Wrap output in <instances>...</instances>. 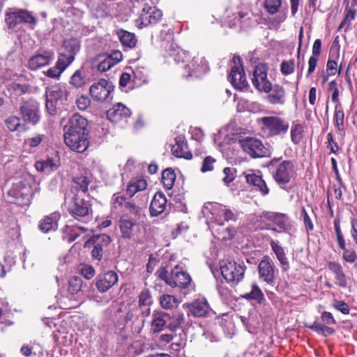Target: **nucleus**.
I'll list each match as a JSON object with an SVG mask.
<instances>
[{
    "mask_svg": "<svg viewBox=\"0 0 357 357\" xmlns=\"http://www.w3.org/2000/svg\"><path fill=\"white\" fill-rule=\"evenodd\" d=\"M271 174L274 181L280 185L288 184L296 176V166L289 160L279 162L278 158L271 161Z\"/></svg>",
    "mask_w": 357,
    "mask_h": 357,
    "instance_id": "f03ea898",
    "label": "nucleus"
},
{
    "mask_svg": "<svg viewBox=\"0 0 357 357\" xmlns=\"http://www.w3.org/2000/svg\"><path fill=\"white\" fill-rule=\"evenodd\" d=\"M232 61L233 65L231 67L228 79L235 88L243 89L248 86V83L246 80L241 59L240 56H234Z\"/></svg>",
    "mask_w": 357,
    "mask_h": 357,
    "instance_id": "6e6552de",
    "label": "nucleus"
},
{
    "mask_svg": "<svg viewBox=\"0 0 357 357\" xmlns=\"http://www.w3.org/2000/svg\"><path fill=\"white\" fill-rule=\"evenodd\" d=\"M252 82L254 86L261 92H264L271 85L267 78V67L266 65L261 63L255 67Z\"/></svg>",
    "mask_w": 357,
    "mask_h": 357,
    "instance_id": "a211bd4d",
    "label": "nucleus"
},
{
    "mask_svg": "<svg viewBox=\"0 0 357 357\" xmlns=\"http://www.w3.org/2000/svg\"><path fill=\"white\" fill-rule=\"evenodd\" d=\"M176 177V174L172 169L167 168L165 169L162 174V181L164 187L167 190L172 189L175 182Z\"/></svg>",
    "mask_w": 357,
    "mask_h": 357,
    "instance_id": "37998d69",
    "label": "nucleus"
},
{
    "mask_svg": "<svg viewBox=\"0 0 357 357\" xmlns=\"http://www.w3.org/2000/svg\"><path fill=\"white\" fill-rule=\"evenodd\" d=\"M216 162V160L211 156H206L203 162L201 167V172L204 173L206 172H211L213 169L214 163Z\"/></svg>",
    "mask_w": 357,
    "mask_h": 357,
    "instance_id": "052dcab7",
    "label": "nucleus"
},
{
    "mask_svg": "<svg viewBox=\"0 0 357 357\" xmlns=\"http://www.w3.org/2000/svg\"><path fill=\"white\" fill-rule=\"evenodd\" d=\"M119 228L121 237L124 239H132L136 234V224L131 220L121 218L119 220Z\"/></svg>",
    "mask_w": 357,
    "mask_h": 357,
    "instance_id": "72a5a7b5",
    "label": "nucleus"
},
{
    "mask_svg": "<svg viewBox=\"0 0 357 357\" xmlns=\"http://www.w3.org/2000/svg\"><path fill=\"white\" fill-rule=\"evenodd\" d=\"M73 183L76 185L75 187L78 190H81L83 192L88 191L89 185L90 180L84 176H75L73 178Z\"/></svg>",
    "mask_w": 357,
    "mask_h": 357,
    "instance_id": "de8ad7c7",
    "label": "nucleus"
},
{
    "mask_svg": "<svg viewBox=\"0 0 357 357\" xmlns=\"http://www.w3.org/2000/svg\"><path fill=\"white\" fill-rule=\"evenodd\" d=\"M69 213L77 220L86 218L92 211L91 204L83 199L75 198L68 206Z\"/></svg>",
    "mask_w": 357,
    "mask_h": 357,
    "instance_id": "f3484780",
    "label": "nucleus"
},
{
    "mask_svg": "<svg viewBox=\"0 0 357 357\" xmlns=\"http://www.w3.org/2000/svg\"><path fill=\"white\" fill-rule=\"evenodd\" d=\"M157 274L161 280L172 287L185 289L192 286L190 275L178 265L172 268L170 271H168L166 268L162 267L157 271Z\"/></svg>",
    "mask_w": 357,
    "mask_h": 357,
    "instance_id": "f257e3e1",
    "label": "nucleus"
},
{
    "mask_svg": "<svg viewBox=\"0 0 357 357\" xmlns=\"http://www.w3.org/2000/svg\"><path fill=\"white\" fill-rule=\"evenodd\" d=\"M5 22L9 29H15L20 24H26L33 28L37 19L32 12L26 9L14 8L6 12Z\"/></svg>",
    "mask_w": 357,
    "mask_h": 357,
    "instance_id": "7ed1b4c3",
    "label": "nucleus"
},
{
    "mask_svg": "<svg viewBox=\"0 0 357 357\" xmlns=\"http://www.w3.org/2000/svg\"><path fill=\"white\" fill-rule=\"evenodd\" d=\"M68 91L64 86L54 84L48 86L45 89L46 104L45 107L50 114H54L56 110L58 101L66 98Z\"/></svg>",
    "mask_w": 357,
    "mask_h": 357,
    "instance_id": "423d86ee",
    "label": "nucleus"
},
{
    "mask_svg": "<svg viewBox=\"0 0 357 357\" xmlns=\"http://www.w3.org/2000/svg\"><path fill=\"white\" fill-rule=\"evenodd\" d=\"M63 137L66 146L77 153L84 152L89 146V133H64Z\"/></svg>",
    "mask_w": 357,
    "mask_h": 357,
    "instance_id": "9d476101",
    "label": "nucleus"
},
{
    "mask_svg": "<svg viewBox=\"0 0 357 357\" xmlns=\"http://www.w3.org/2000/svg\"><path fill=\"white\" fill-rule=\"evenodd\" d=\"M246 266L235 261H222L220 271L222 277L231 285H236L244 278Z\"/></svg>",
    "mask_w": 357,
    "mask_h": 357,
    "instance_id": "39448f33",
    "label": "nucleus"
},
{
    "mask_svg": "<svg viewBox=\"0 0 357 357\" xmlns=\"http://www.w3.org/2000/svg\"><path fill=\"white\" fill-rule=\"evenodd\" d=\"M303 126L299 123L293 122L291 128V139L294 144L301 142L303 137Z\"/></svg>",
    "mask_w": 357,
    "mask_h": 357,
    "instance_id": "79ce46f5",
    "label": "nucleus"
},
{
    "mask_svg": "<svg viewBox=\"0 0 357 357\" xmlns=\"http://www.w3.org/2000/svg\"><path fill=\"white\" fill-rule=\"evenodd\" d=\"M63 71L55 63L54 66L44 71V74L48 77L59 79Z\"/></svg>",
    "mask_w": 357,
    "mask_h": 357,
    "instance_id": "e2e57ef3",
    "label": "nucleus"
},
{
    "mask_svg": "<svg viewBox=\"0 0 357 357\" xmlns=\"http://www.w3.org/2000/svg\"><path fill=\"white\" fill-rule=\"evenodd\" d=\"M245 176L246 182L255 187V189L259 191L262 196H266L269 193V189L261 176L252 172L246 174Z\"/></svg>",
    "mask_w": 357,
    "mask_h": 357,
    "instance_id": "7c9ffc66",
    "label": "nucleus"
},
{
    "mask_svg": "<svg viewBox=\"0 0 357 357\" xmlns=\"http://www.w3.org/2000/svg\"><path fill=\"white\" fill-rule=\"evenodd\" d=\"M118 281V274L114 271H108L98 274L96 277L93 283L100 293H105L116 285Z\"/></svg>",
    "mask_w": 357,
    "mask_h": 357,
    "instance_id": "2eb2a0df",
    "label": "nucleus"
},
{
    "mask_svg": "<svg viewBox=\"0 0 357 357\" xmlns=\"http://www.w3.org/2000/svg\"><path fill=\"white\" fill-rule=\"evenodd\" d=\"M130 114V110L121 103L114 105L107 112V119L114 123L126 121Z\"/></svg>",
    "mask_w": 357,
    "mask_h": 357,
    "instance_id": "bb28decb",
    "label": "nucleus"
},
{
    "mask_svg": "<svg viewBox=\"0 0 357 357\" xmlns=\"http://www.w3.org/2000/svg\"><path fill=\"white\" fill-rule=\"evenodd\" d=\"M260 121L261 130L268 137L284 135L289 128L287 121L278 116H264Z\"/></svg>",
    "mask_w": 357,
    "mask_h": 357,
    "instance_id": "20e7f679",
    "label": "nucleus"
},
{
    "mask_svg": "<svg viewBox=\"0 0 357 357\" xmlns=\"http://www.w3.org/2000/svg\"><path fill=\"white\" fill-rule=\"evenodd\" d=\"M333 120L337 131L342 132L344 130V113L341 103H337L335 106Z\"/></svg>",
    "mask_w": 357,
    "mask_h": 357,
    "instance_id": "a19ab883",
    "label": "nucleus"
},
{
    "mask_svg": "<svg viewBox=\"0 0 357 357\" xmlns=\"http://www.w3.org/2000/svg\"><path fill=\"white\" fill-rule=\"evenodd\" d=\"M34 166L38 172L49 173L56 170L59 165L52 158H47L44 160L36 161Z\"/></svg>",
    "mask_w": 357,
    "mask_h": 357,
    "instance_id": "ea45409f",
    "label": "nucleus"
},
{
    "mask_svg": "<svg viewBox=\"0 0 357 357\" xmlns=\"http://www.w3.org/2000/svg\"><path fill=\"white\" fill-rule=\"evenodd\" d=\"M183 307L188 309V314L202 317L209 312L210 307L205 299H197L191 303L183 304Z\"/></svg>",
    "mask_w": 357,
    "mask_h": 357,
    "instance_id": "393cba45",
    "label": "nucleus"
},
{
    "mask_svg": "<svg viewBox=\"0 0 357 357\" xmlns=\"http://www.w3.org/2000/svg\"><path fill=\"white\" fill-rule=\"evenodd\" d=\"M6 124L10 131H16L21 127L20 119L15 116L8 118Z\"/></svg>",
    "mask_w": 357,
    "mask_h": 357,
    "instance_id": "13d9d810",
    "label": "nucleus"
},
{
    "mask_svg": "<svg viewBox=\"0 0 357 357\" xmlns=\"http://www.w3.org/2000/svg\"><path fill=\"white\" fill-rule=\"evenodd\" d=\"M185 69L188 72L185 76L188 77L193 74L198 76L199 74L205 73L208 70V66L204 57L197 56L192 59L190 63L185 66Z\"/></svg>",
    "mask_w": 357,
    "mask_h": 357,
    "instance_id": "a878e982",
    "label": "nucleus"
},
{
    "mask_svg": "<svg viewBox=\"0 0 357 357\" xmlns=\"http://www.w3.org/2000/svg\"><path fill=\"white\" fill-rule=\"evenodd\" d=\"M340 248L343 250L342 258L343 259L349 263H354L357 259V255L354 249L347 248L345 243L343 245H339Z\"/></svg>",
    "mask_w": 357,
    "mask_h": 357,
    "instance_id": "8fccbe9b",
    "label": "nucleus"
},
{
    "mask_svg": "<svg viewBox=\"0 0 357 357\" xmlns=\"http://www.w3.org/2000/svg\"><path fill=\"white\" fill-rule=\"evenodd\" d=\"M172 152L177 158L189 160L192 157V153L188 150L187 143L181 137L175 138V144L172 147Z\"/></svg>",
    "mask_w": 357,
    "mask_h": 357,
    "instance_id": "2f4dec72",
    "label": "nucleus"
},
{
    "mask_svg": "<svg viewBox=\"0 0 357 357\" xmlns=\"http://www.w3.org/2000/svg\"><path fill=\"white\" fill-rule=\"evenodd\" d=\"M333 307L344 314H349L350 312L349 305L343 301L335 300L333 303Z\"/></svg>",
    "mask_w": 357,
    "mask_h": 357,
    "instance_id": "680f3d73",
    "label": "nucleus"
},
{
    "mask_svg": "<svg viewBox=\"0 0 357 357\" xmlns=\"http://www.w3.org/2000/svg\"><path fill=\"white\" fill-rule=\"evenodd\" d=\"M118 38L123 46L133 48L137 43V38L134 33L120 29L117 31Z\"/></svg>",
    "mask_w": 357,
    "mask_h": 357,
    "instance_id": "c9c22d12",
    "label": "nucleus"
},
{
    "mask_svg": "<svg viewBox=\"0 0 357 357\" xmlns=\"http://www.w3.org/2000/svg\"><path fill=\"white\" fill-rule=\"evenodd\" d=\"M152 303V296L149 289H143L139 295V307L149 306Z\"/></svg>",
    "mask_w": 357,
    "mask_h": 357,
    "instance_id": "603ef678",
    "label": "nucleus"
},
{
    "mask_svg": "<svg viewBox=\"0 0 357 357\" xmlns=\"http://www.w3.org/2000/svg\"><path fill=\"white\" fill-rule=\"evenodd\" d=\"M147 183L143 178L132 179L127 186L126 193L130 197L134 196L137 192L146 188Z\"/></svg>",
    "mask_w": 357,
    "mask_h": 357,
    "instance_id": "e433bc0d",
    "label": "nucleus"
},
{
    "mask_svg": "<svg viewBox=\"0 0 357 357\" xmlns=\"http://www.w3.org/2000/svg\"><path fill=\"white\" fill-rule=\"evenodd\" d=\"M122 58V53L119 50H114L110 54L98 55L96 68L100 73L106 72L119 63Z\"/></svg>",
    "mask_w": 357,
    "mask_h": 357,
    "instance_id": "6ab92c4d",
    "label": "nucleus"
},
{
    "mask_svg": "<svg viewBox=\"0 0 357 357\" xmlns=\"http://www.w3.org/2000/svg\"><path fill=\"white\" fill-rule=\"evenodd\" d=\"M301 216L303 220V222L307 231H310L314 229L313 223L305 208H302Z\"/></svg>",
    "mask_w": 357,
    "mask_h": 357,
    "instance_id": "69168bd1",
    "label": "nucleus"
},
{
    "mask_svg": "<svg viewBox=\"0 0 357 357\" xmlns=\"http://www.w3.org/2000/svg\"><path fill=\"white\" fill-rule=\"evenodd\" d=\"M84 231L85 229L82 227L66 226L63 229V238L70 243Z\"/></svg>",
    "mask_w": 357,
    "mask_h": 357,
    "instance_id": "4c0bfd02",
    "label": "nucleus"
},
{
    "mask_svg": "<svg viewBox=\"0 0 357 357\" xmlns=\"http://www.w3.org/2000/svg\"><path fill=\"white\" fill-rule=\"evenodd\" d=\"M170 321V314L162 311H154L151 316L150 332L152 334L168 330V324Z\"/></svg>",
    "mask_w": 357,
    "mask_h": 357,
    "instance_id": "aec40b11",
    "label": "nucleus"
},
{
    "mask_svg": "<svg viewBox=\"0 0 357 357\" xmlns=\"http://www.w3.org/2000/svg\"><path fill=\"white\" fill-rule=\"evenodd\" d=\"M160 304L162 308L170 310L176 307L178 304V301L174 296L163 294L160 298Z\"/></svg>",
    "mask_w": 357,
    "mask_h": 357,
    "instance_id": "c03bdc74",
    "label": "nucleus"
},
{
    "mask_svg": "<svg viewBox=\"0 0 357 357\" xmlns=\"http://www.w3.org/2000/svg\"><path fill=\"white\" fill-rule=\"evenodd\" d=\"M60 218L59 213H52L43 218L39 224V229L44 232L47 233L51 230H56L58 228V220Z\"/></svg>",
    "mask_w": 357,
    "mask_h": 357,
    "instance_id": "473e14b6",
    "label": "nucleus"
},
{
    "mask_svg": "<svg viewBox=\"0 0 357 357\" xmlns=\"http://www.w3.org/2000/svg\"><path fill=\"white\" fill-rule=\"evenodd\" d=\"M328 269L335 275V284L342 287H347V278L343 271L342 265L336 261H328Z\"/></svg>",
    "mask_w": 357,
    "mask_h": 357,
    "instance_id": "c756f323",
    "label": "nucleus"
},
{
    "mask_svg": "<svg viewBox=\"0 0 357 357\" xmlns=\"http://www.w3.org/2000/svg\"><path fill=\"white\" fill-rule=\"evenodd\" d=\"M264 93H267V101L272 105H283L286 102V91L282 86L271 85Z\"/></svg>",
    "mask_w": 357,
    "mask_h": 357,
    "instance_id": "b1692460",
    "label": "nucleus"
},
{
    "mask_svg": "<svg viewBox=\"0 0 357 357\" xmlns=\"http://www.w3.org/2000/svg\"><path fill=\"white\" fill-rule=\"evenodd\" d=\"M91 241L93 242V244L100 245L101 248L107 247L110 242L112 241V239L110 236L107 234H100V235H96L93 236L91 238Z\"/></svg>",
    "mask_w": 357,
    "mask_h": 357,
    "instance_id": "5fc2aeb1",
    "label": "nucleus"
},
{
    "mask_svg": "<svg viewBox=\"0 0 357 357\" xmlns=\"http://www.w3.org/2000/svg\"><path fill=\"white\" fill-rule=\"evenodd\" d=\"M79 51V44L76 40H70L64 43V51L59 54L56 64L64 71L75 60Z\"/></svg>",
    "mask_w": 357,
    "mask_h": 357,
    "instance_id": "0eeeda50",
    "label": "nucleus"
},
{
    "mask_svg": "<svg viewBox=\"0 0 357 357\" xmlns=\"http://www.w3.org/2000/svg\"><path fill=\"white\" fill-rule=\"evenodd\" d=\"M243 151L252 158H263L267 155L268 149L261 141L255 137H245L239 140Z\"/></svg>",
    "mask_w": 357,
    "mask_h": 357,
    "instance_id": "1a4fd4ad",
    "label": "nucleus"
},
{
    "mask_svg": "<svg viewBox=\"0 0 357 357\" xmlns=\"http://www.w3.org/2000/svg\"><path fill=\"white\" fill-rule=\"evenodd\" d=\"M208 205L211 206L212 215L217 218H223L225 219V209H227V206L218 203H208Z\"/></svg>",
    "mask_w": 357,
    "mask_h": 357,
    "instance_id": "864d4df0",
    "label": "nucleus"
},
{
    "mask_svg": "<svg viewBox=\"0 0 357 357\" xmlns=\"http://www.w3.org/2000/svg\"><path fill=\"white\" fill-rule=\"evenodd\" d=\"M113 89L114 87L111 82L107 79H101L90 86L89 93L94 100L103 102L109 98Z\"/></svg>",
    "mask_w": 357,
    "mask_h": 357,
    "instance_id": "f8f14e48",
    "label": "nucleus"
},
{
    "mask_svg": "<svg viewBox=\"0 0 357 357\" xmlns=\"http://www.w3.org/2000/svg\"><path fill=\"white\" fill-rule=\"evenodd\" d=\"M345 16H344V22H348V28L351 26V21L354 20L356 18L357 10L356 8H353L351 7H349V5L346 6L345 8Z\"/></svg>",
    "mask_w": 357,
    "mask_h": 357,
    "instance_id": "338daca9",
    "label": "nucleus"
},
{
    "mask_svg": "<svg viewBox=\"0 0 357 357\" xmlns=\"http://www.w3.org/2000/svg\"><path fill=\"white\" fill-rule=\"evenodd\" d=\"M167 206V199L165 195L158 192L153 196L150 204V213L152 216H158L163 213Z\"/></svg>",
    "mask_w": 357,
    "mask_h": 357,
    "instance_id": "c85d7f7f",
    "label": "nucleus"
},
{
    "mask_svg": "<svg viewBox=\"0 0 357 357\" xmlns=\"http://www.w3.org/2000/svg\"><path fill=\"white\" fill-rule=\"evenodd\" d=\"M242 297L248 301L254 300L259 304H261L265 301L262 291L255 283L252 284L250 292L245 294Z\"/></svg>",
    "mask_w": 357,
    "mask_h": 357,
    "instance_id": "58836bf2",
    "label": "nucleus"
},
{
    "mask_svg": "<svg viewBox=\"0 0 357 357\" xmlns=\"http://www.w3.org/2000/svg\"><path fill=\"white\" fill-rule=\"evenodd\" d=\"M225 176L222 178V181L225 183L229 184L232 182L235 178V169L231 167H225L223 169Z\"/></svg>",
    "mask_w": 357,
    "mask_h": 357,
    "instance_id": "774afa93",
    "label": "nucleus"
},
{
    "mask_svg": "<svg viewBox=\"0 0 357 357\" xmlns=\"http://www.w3.org/2000/svg\"><path fill=\"white\" fill-rule=\"evenodd\" d=\"M87 120L78 114H73L64 126V133H89Z\"/></svg>",
    "mask_w": 357,
    "mask_h": 357,
    "instance_id": "412c9836",
    "label": "nucleus"
},
{
    "mask_svg": "<svg viewBox=\"0 0 357 357\" xmlns=\"http://www.w3.org/2000/svg\"><path fill=\"white\" fill-rule=\"evenodd\" d=\"M185 321L183 314H179L176 317L170 316V321H169L168 330L171 332L176 331Z\"/></svg>",
    "mask_w": 357,
    "mask_h": 357,
    "instance_id": "3c124183",
    "label": "nucleus"
},
{
    "mask_svg": "<svg viewBox=\"0 0 357 357\" xmlns=\"http://www.w3.org/2000/svg\"><path fill=\"white\" fill-rule=\"evenodd\" d=\"M162 17V13L155 6L146 4L142 10L139 20L145 26L158 22Z\"/></svg>",
    "mask_w": 357,
    "mask_h": 357,
    "instance_id": "5701e85b",
    "label": "nucleus"
},
{
    "mask_svg": "<svg viewBox=\"0 0 357 357\" xmlns=\"http://www.w3.org/2000/svg\"><path fill=\"white\" fill-rule=\"evenodd\" d=\"M263 6L268 14L274 15L279 12L282 0H264Z\"/></svg>",
    "mask_w": 357,
    "mask_h": 357,
    "instance_id": "a18cd8bd",
    "label": "nucleus"
},
{
    "mask_svg": "<svg viewBox=\"0 0 357 357\" xmlns=\"http://www.w3.org/2000/svg\"><path fill=\"white\" fill-rule=\"evenodd\" d=\"M271 249L275 254L277 259L280 261L282 269L286 271L289 268V264L288 261V259L286 257L285 252L284 251V249L278 244V241H275L273 240H271L270 243Z\"/></svg>",
    "mask_w": 357,
    "mask_h": 357,
    "instance_id": "f704fd0d",
    "label": "nucleus"
},
{
    "mask_svg": "<svg viewBox=\"0 0 357 357\" xmlns=\"http://www.w3.org/2000/svg\"><path fill=\"white\" fill-rule=\"evenodd\" d=\"M295 69V63L294 59L283 61L280 65L281 73L284 75H289L294 73Z\"/></svg>",
    "mask_w": 357,
    "mask_h": 357,
    "instance_id": "6e6d98bb",
    "label": "nucleus"
},
{
    "mask_svg": "<svg viewBox=\"0 0 357 357\" xmlns=\"http://www.w3.org/2000/svg\"><path fill=\"white\" fill-rule=\"evenodd\" d=\"M70 84L75 88H80L86 83V77L81 69L77 70L70 79Z\"/></svg>",
    "mask_w": 357,
    "mask_h": 357,
    "instance_id": "49530a36",
    "label": "nucleus"
},
{
    "mask_svg": "<svg viewBox=\"0 0 357 357\" xmlns=\"http://www.w3.org/2000/svg\"><path fill=\"white\" fill-rule=\"evenodd\" d=\"M134 77L142 82L147 80L148 75L146 70L142 67H137L132 70Z\"/></svg>",
    "mask_w": 357,
    "mask_h": 357,
    "instance_id": "0e129e2a",
    "label": "nucleus"
},
{
    "mask_svg": "<svg viewBox=\"0 0 357 357\" xmlns=\"http://www.w3.org/2000/svg\"><path fill=\"white\" fill-rule=\"evenodd\" d=\"M20 111L25 123L35 126L40 121V105L38 102L33 100L26 101L21 105Z\"/></svg>",
    "mask_w": 357,
    "mask_h": 357,
    "instance_id": "9b49d317",
    "label": "nucleus"
},
{
    "mask_svg": "<svg viewBox=\"0 0 357 357\" xmlns=\"http://www.w3.org/2000/svg\"><path fill=\"white\" fill-rule=\"evenodd\" d=\"M142 310L137 306L131 307L124 317L126 323L132 322V332L137 334L140 333L144 325V319L141 315Z\"/></svg>",
    "mask_w": 357,
    "mask_h": 357,
    "instance_id": "4be33fe9",
    "label": "nucleus"
},
{
    "mask_svg": "<svg viewBox=\"0 0 357 357\" xmlns=\"http://www.w3.org/2000/svg\"><path fill=\"white\" fill-rule=\"evenodd\" d=\"M82 280L79 277H73L68 281V291L71 294H78L82 289Z\"/></svg>",
    "mask_w": 357,
    "mask_h": 357,
    "instance_id": "09e8293b",
    "label": "nucleus"
},
{
    "mask_svg": "<svg viewBox=\"0 0 357 357\" xmlns=\"http://www.w3.org/2000/svg\"><path fill=\"white\" fill-rule=\"evenodd\" d=\"M54 59V52L50 50H39L28 61V68L31 70H37L49 66Z\"/></svg>",
    "mask_w": 357,
    "mask_h": 357,
    "instance_id": "ddd939ff",
    "label": "nucleus"
},
{
    "mask_svg": "<svg viewBox=\"0 0 357 357\" xmlns=\"http://www.w3.org/2000/svg\"><path fill=\"white\" fill-rule=\"evenodd\" d=\"M321 320L323 324L315 321L312 325L308 326V328L324 336L333 334L335 330L330 326L336 324V321L333 314L329 312L325 311L321 314Z\"/></svg>",
    "mask_w": 357,
    "mask_h": 357,
    "instance_id": "4468645a",
    "label": "nucleus"
},
{
    "mask_svg": "<svg viewBox=\"0 0 357 357\" xmlns=\"http://www.w3.org/2000/svg\"><path fill=\"white\" fill-rule=\"evenodd\" d=\"M266 218L268 220H272L279 227L280 231L288 233L292 229L289 218L284 213H269Z\"/></svg>",
    "mask_w": 357,
    "mask_h": 357,
    "instance_id": "cd10ccee",
    "label": "nucleus"
},
{
    "mask_svg": "<svg viewBox=\"0 0 357 357\" xmlns=\"http://www.w3.org/2000/svg\"><path fill=\"white\" fill-rule=\"evenodd\" d=\"M94 268L88 264L82 265L79 268V273L87 280L91 279L95 275Z\"/></svg>",
    "mask_w": 357,
    "mask_h": 357,
    "instance_id": "bf43d9fd",
    "label": "nucleus"
},
{
    "mask_svg": "<svg viewBox=\"0 0 357 357\" xmlns=\"http://www.w3.org/2000/svg\"><path fill=\"white\" fill-rule=\"evenodd\" d=\"M126 199V197L121 195V193H114L111 199L112 207L117 209L120 207L124 206L125 203L127 202Z\"/></svg>",
    "mask_w": 357,
    "mask_h": 357,
    "instance_id": "4d7b16f0",
    "label": "nucleus"
},
{
    "mask_svg": "<svg viewBox=\"0 0 357 357\" xmlns=\"http://www.w3.org/2000/svg\"><path fill=\"white\" fill-rule=\"evenodd\" d=\"M258 272L260 279L267 284L274 286L275 266L268 257H264L259 263Z\"/></svg>",
    "mask_w": 357,
    "mask_h": 357,
    "instance_id": "dca6fc26",
    "label": "nucleus"
}]
</instances>
